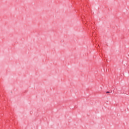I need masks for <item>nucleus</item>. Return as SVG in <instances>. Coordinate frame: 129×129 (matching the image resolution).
Masks as SVG:
<instances>
[{
  "label": "nucleus",
  "mask_w": 129,
  "mask_h": 129,
  "mask_svg": "<svg viewBox=\"0 0 129 129\" xmlns=\"http://www.w3.org/2000/svg\"><path fill=\"white\" fill-rule=\"evenodd\" d=\"M106 93H110V92L107 91V92H106Z\"/></svg>",
  "instance_id": "f257e3e1"
}]
</instances>
